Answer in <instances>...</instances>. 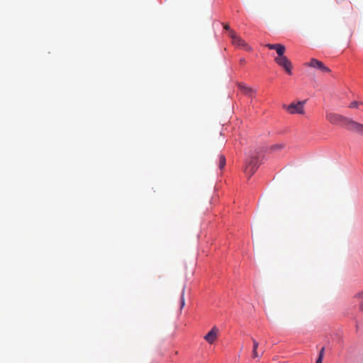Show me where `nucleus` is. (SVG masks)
<instances>
[{
	"mask_svg": "<svg viewBox=\"0 0 363 363\" xmlns=\"http://www.w3.org/2000/svg\"><path fill=\"white\" fill-rule=\"evenodd\" d=\"M265 47L270 50H274L277 54V57L274 58L275 62L282 67L285 72L291 75L292 74V64L288 57L284 55L286 47L282 44H266Z\"/></svg>",
	"mask_w": 363,
	"mask_h": 363,
	"instance_id": "nucleus-1",
	"label": "nucleus"
},
{
	"mask_svg": "<svg viewBox=\"0 0 363 363\" xmlns=\"http://www.w3.org/2000/svg\"><path fill=\"white\" fill-rule=\"evenodd\" d=\"M306 100L298 101L296 103L293 102L289 105H283V108L290 114H303L305 113L304 106Z\"/></svg>",
	"mask_w": 363,
	"mask_h": 363,
	"instance_id": "nucleus-2",
	"label": "nucleus"
},
{
	"mask_svg": "<svg viewBox=\"0 0 363 363\" xmlns=\"http://www.w3.org/2000/svg\"><path fill=\"white\" fill-rule=\"evenodd\" d=\"M259 165V160L257 156L252 155L250 158L246 161L244 172L250 178L251 177Z\"/></svg>",
	"mask_w": 363,
	"mask_h": 363,
	"instance_id": "nucleus-3",
	"label": "nucleus"
},
{
	"mask_svg": "<svg viewBox=\"0 0 363 363\" xmlns=\"http://www.w3.org/2000/svg\"><path fill=\"white\" fill-rule=\"evenodd\" d=\"M347 118H348L345 117L340 114L335 113H332V112L326 113V119L330 123L334 124V125L343 124L345 125Z\"/></svg>",
	"mask_w": 363,
	"mask_h": 363,
	"instance_id": "nucleus-4",
	"label": "nucleus"
},
{
	"mask_svg": "<svg viewBox=\"0 0 363 363\" xmlns=\"http://www.w3.org/2000/svg\"><path fill=\"white\" fill-rule=\"evenodd\" d=\"M345 126L348 130L363 135V124L357 123L351 118H347Z\"/></svg>",
	"mask_w": 363,
	"mask_h": 363,
	"instance_id": "nucleus-5",
	"label": "nucleus"
},
{
	"mask_svg": "<svg viewBox=\"0 0 363 363\" xmlns=\"http://www.w3.org/2000/svg\"><path fill=\"white\" fill-rule=\"evenodd\" d=\"M306 66L319 69L322 72H330V69L326 67L321 61L315 58H312L309 62L305 64Z\"/></svg>",
	"mask_w": 363,
	"mask_h": 363,
	"instance_id": "nucleus-6",
	"label": "nucleus"
},
{
	"mask_svg": "<svg viewBox=\"0 0 363 363\" xmlns=\"http://www.w3.org/2000/svg\"><path fill=\"white\" fill-rule=\"evenodd\" d=\"M230 38L232 39V43L239 47L243 48L246 50H250V47L247 45V44L242 40L241 38L237 35V34L234 31H230Z\"/></svg>",
	"mask_w": 363,
	"mask_h": 363,
	"instance_id": "nucleus-7",
	"label": "nucleus"
},
{
	"mask_svg": "<svg viewBox=\"0 0 363 363\" xmlns=\"http://www.w3.org/2000/svg\"><path fill=\"white\" fill-rule=\"evenodd\" d=\"M218 329L216 327L212 329L204 336V340L209 344H213L218 337Z\"/></svg>",
	"mask_w": 363,
	"mask_h": 363,
	"instance_id": "nucleus-8",
	"label": "nucleus"
},
{
	"mask_svg": "<svg viewBox=\"0 0 363 363\" xmlns=\"http://www.w3.org/2000/svg\"><path fill=\"white\" fill-rule=\"evenodd\" d=\"M238 89L245 95L252 97L255 94V91L251 88L247 86L245 84H238Z\"/></svg>",
	"mask_w": 363,
	"mask_h": 363,
	"instance_id": "nucleus-9",
	"label": "nucleus"
},
{
	"mask_svg": "<svg viewBox=\"0 0 363 363\" xmlns=\"http://www.w3.org/2000/svg\"><path fill=\"white\" fill-rule=\"evenodd\" d=\"M355 298L359 303V310L363 311V291L355 296Z\"/></svg>",
	"mask_w": 363,
	"mask_h": 363,
	"instance_id": "nucleus-10",
	"label": "nucleus"
},
{
	"mask_svg": "<svg viewBox=\"0 0 363 363\" xmlns=\"http://www.w3.org/2000/svg\"><path fill=\"white\" fill-rule=\"evenodd\" d=\"M252 342H253V350H252V357L254 358L258 357L259 354L257 353V348L259 346L258 342L252 338Z\"/></svg>",
	"mask_w": 363,
	"mask_h": 363,
	"instance_id": "nucleus-11",
	"label": "nucleus"
},
{
	"mask_svg": "<svg viewBox=\"0 0 363 363\" xmlns=\"http://www.w3.org/2000/svg\"><path fill=\"white\" fill-rule=\"evenodd\" d=\"M226 163V160L224 155H221L219 156V168L222 169Z\"/></svg>",
	"mask_w": 363,
	"mask_h": 363,
	"instance_id": "nucleus-12",
	"label": "nucleus"
},
{
	"mask_svg": "<svg viewBox=\"0 0 363 363\" xmlns=\"http://www.w3.org/2000/svg\"><path fill=\"white\" fill-rule=\"evenodd\" d=\"M184 294H185V286H184L182 291V294H181V300H180L181 308H182L185 306Z\"/></svg>",
	"mask_w": 363,
	"mask_h": 363,
	"instance_id": "nucleus-13",
	"label": "nucleus"
},
{
	"mask_svg": "<svg viewBox=\"0 0 363 363\" xmlns=\"http://www.w3.org/2000/svg\"><path fill=\"white\" fill-rule=\"evenodd\" d=\"M284 147V145L283 144H277V145H274V146H272V149L273 150H281L282 149L283 147Z\"/></svg>",
	"mask_w": 363,
	"mask_h": 363,
	"instance_id": "nucleus-14",
	"label": "nucleus"
},
{
	"mask_svg": "<svg viewBox=\"0 0 363 363\" xmlns=\"http://www.w3.org/2000/svg\"><path fill=\"white\" fill-rule=\"evenodd\" d=\"M358 105H359V102H357V101H353V102H352V103L350 104L349 107H350V108H357V107L358 106Z\"/></svg>",
	"mask_w": 363,
	"mask_h": 363,
	"instance_id": "nucleus-15",
	"label": "nucleus"
},
{
	"mask_svg": "<svg viewBox=\"0 0 363 363\" xmlns=\"http://www.w3.org/2000/svg\"><path fill=\"white\" fill-rule=\"evenodd\" d=\"M324 352H325V348L323 347L320 352H319V354H318V357H320V358H323V357H324Z\"/></svg>",
	"mask_w": 363,
	"mask_h": 363,
	"instance_id": "nucleus-16",
	"label": "nucleus"
},
{
	"mask_svg": "<svg viewBox=\"0 0 363 363\" xmlns=\"http://www.w3.org/2000/svg\"><path fill=\"white\" fill-rule=\"evenodd\" d=\"M224 28H225L226 30H228L230 33V31H233L232 30H230V26H229V25H228V24H225V25H224Z\"/></svg>",
	"mask_w": 363,
	"mask_h": 363,
	"instance_id": "nucleus-17",
	"label": "nucleus"
},
{
	"mask_svg": "<svg viewBox=\"0 0 363 363\" xmlns=\"http://www.w3.org/2000/svg\"><path fill=\"white\" fill-rule=\"evenodd\" d=\"M315 363H323V358L318 357Z\"/></svg>",
	"mask_w": 363,
	"mask_h": 363,
	"instance_id": "nucleus-18",
	"label": "nucleus"
},
{
	"mask_svg": "<svg viewBox=\"0 0 363 363\" xmlns=\"http://www.w3.org/2000/svg\"><path fill=\"white\" fill-rule=\"evenodd\" d=\"M240 62H241V63H245V60L244 59H242V60H240Z\"/></svg>",
	"mask_w": 363,
	"mask_h": 363,
	"instance_id": "nucleus-19",
	"label": "nucleus"
}]
</instances>
